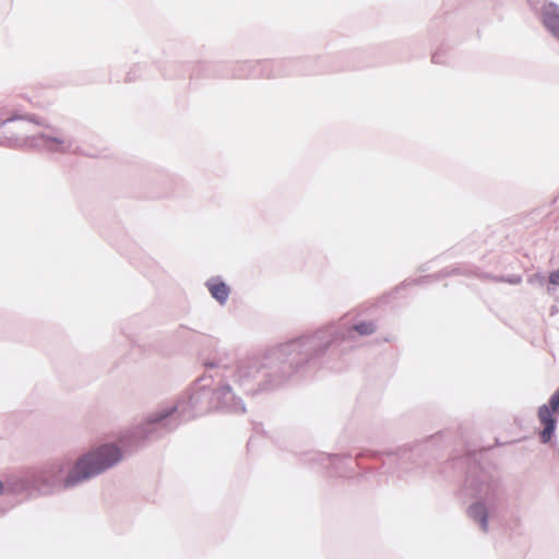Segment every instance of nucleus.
Here are the masks:
<instances>
[{
    "label": "nucleus",
    "mask_w": 559,
    "mask_h": 559,
    "mask_svg": "<svg viewBox=\"0 0 559 559\" xmlns=\"http://www.w3.org/2000/svg\"><path fill=\"white\" fill-rule=\"evenodd\" d=\"M469 515L477 522L480 523L481 528L487 531V512L486 508L481 503H476L469 508Z\"/></svg>",
    "instance_id": "39448f33"
},
{
    "label": "nucleus",
    "mask_w": 559,
    "mask_h": 559,
    "mask_svg": "<svg viewBox=\"0 0 559 559\" xmlns=\"http://www.w3.org/2000/svg\"><path fill=\"white\" fill-rule=\"evenodd\" d=\"M354 330L357 331L360 335H369L376 331V326L371 322H361L356 324Z\"/></svg>",
    "instance_id": "0eeeda50"
},
{
    "label": "nucleus",
    "mask_w": 559,
    "mask_h": 559,
    "mask_svg": "<svg viewBox=\"0 0 559 559\" xmlns=\"http://www.w3.org/2000/svg\"><path fill=\"white\" fill-rule=\"evenodd\" d=\"M121 459L119 448L104 444L82 456L66 479V486H74L111 467Z\"/></svg>",
    "instance_id": "f257e3e1"
},
{
    "label": "nucleus",
    "mask_w": 559,
    "mask_h": 559,
    "mask_svg": "<svg viewBox=\"0 0 559 559\" xmlns=\"http://www.w3.org/2000/svg\"><path fill=\"white\" fill-rule=\"evenodd\" d=\"M549 282L552 284V285H559V270L550 273L549 275Z\"/></svg>",
    "instance_id": "6e6552de"
},
{
    "label": "nucleus",
    "mask_w": 559,
    "mask_h": 559,
    "mask_svg": "<svg viewBox=\"0 0 559 559\" xmlns=\"http://www.w3.org/2000/svg\"><path fill=\"white\" fill-rule=\"evenodd\" d=\"M559 415V389L551 395L549 403L544 404L538 409V419L544 426L540 432V439L544 443L548 442L555 431L557 417Z\"/></svg>",
    "instance_id": "f03ea898"
},
{
    "label": "nucleus",
    "mask_w": 559,
    "mask_h": 559,
    "mask_svg": "<svg viewBox=\"0 0 559 559\" xmlns=\"http://www.w3.org/2000/svg\"><path fill=\"white\" fill-rule=\"evenodd\" d=\"M206 286L212 295L221 304H224L229 295V287L219 280H211L206 283Z\"/></svg>",
    "instance_id": "20e7f679"
},
{
    "label": "nucleus",
    "mask_w": 559,
    "mask_h": 559,
    "mask_svg": "<svg viewBox=\"0 0 559 559\" xmlns=\"http://www.w3.org/2000/svg\"><path fill=\"white\" fill-rule=\"evenodd\" d=\"M2 491H3V485H2V483L0 481V495L2 493Z\"/></svg>",
    "instance_id": "1a4fd4ad"
},
{
    "label": "nucleus",
    "mask_w": 559,
    "mask_h": 559,
    "mask_svg": "<svg viewBox=\"0 0 559 559\" xmlns=\"http://www.w3.org/2000/svg\"><path fill=\"white\" fill-rule=\"evenodd\" d=\"M559 415V389L551 395L549 403L544 404L538 409V419L544 426L540 432V439L544 443L548 442L555 431L557 417Z\"/></svg>",
    "instance_id": "7ed1b4c3"
},
{
    "label": "nucleus",
    "mask_w": 559,
    "mask_h": 559,
    "mask_svg": "<svg viewBox=\"0 0 559 559\" xmlns=\"http://www.w3.org/2000/svg\"><path fill=\"white\" fill-rule=\"evenodd\" d=\"M546 27L559 39V13L546 12L544 15Z\"/></svg>",
    "instance_id": "423d86ee"
}]
</instances>
